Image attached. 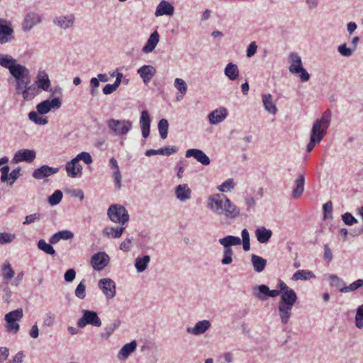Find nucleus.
<instances>
[{"mask_svg": "<svg viewBox=\"0 0 363 363\" xmlns=\"http://www.w3.org/2000/svg\"><path fill=\"white\" fill-rule=\"evenodd\" d=\"M331 121V112L325 111L322 116L313 123L310 135V140L306 150L311 152L316 145L319 144L327 133Z\"/></svg>", "mask_w": 363, "mask_h": 363, "instance_id": "obj_1", "label": "nucleus"}, {"mask_svg": "<svg viewBox=\"0 0 363 363\" xmlns=\"http://www.w3.org/2000/svg\"><path fill=\"white\" fill-rule=\"evenodd\" d=\"M218 242L223 247V257L221 264L223 265H229L233 262V250L232 246L240 245L241 239L234 235H227L218 240Z\"/></svg>", "mask_w": 363, "mask_h": 363, "instance_id": "obj_2", "label": "nucleus"}, {"mask_svg": "<svg viewBox=\"0 0 363 363\" xmlns=\"http://www.w3.org/2000/svg\"><path fill=\"white\" fill-rule=\"evenodd\" d=\"M289 70L291 74H298L302 82H308L310 74L303 68L301 57L296 52H291L289 55Z\"/></svg>", "mask_w": 363, "mask_h": 363, "instance_id": "obj_3", "label": "nucleus"}, {"mask_svg": "<svg viewBox=\"0 0 363 363\" xmlns=\"http://www.w3.org/2000/svg\"><path fill=\"white\" fill-rule=\"evenodd\" d=\"M228 199L223 194H213L208 197L206 206L215 215L222 216Z\"/></svg>", "mask_w": 363, "mask_h": 363, "instance_id": "obj_4", "label": "nucleus"}, {"mask_svg": "<svg viewBox=\"0 0 363 363\" xmlns=\"http://www.w3.org/2000/svg\"><path fill=\"white\" fill-rule=\"evenodd\" d=\"M106 125L108 129L118 137L127 135L133 128L132 121L128 119L110 118L107 120Z\"/></svg>", "mask_w": 363, "mask_h": 363, "instance_id": "obj_5", "label": "nucleus"}, {"mask_svg": "<svg viewBox=\"0 0 363 363\" xmlns=\"http://www.w3.org/2000/svg\"><path fill=\"white\" fill-rule=\"evenodd\" d=\"M107 216L112 222L121 225H125L130 219L128 211L120 204L111 205L108 208Z\"/></svg>", "mask_w": 363, "mask_h": 363, "instance_id": "obj_6", "label": "nucleus"}, {"mask_svg": "<svg viewBox=\"0 0 363 363\" xmlns=\"http://www.w3.org/2000/svg\"><path fill=\"white\" fill-rule=\"evenodd\" d=\"M30 79L23 84L16 86V91L18 95H21L23 100L29 101L38 96L40 91L36 87V84H30Z\"/></svg>", "mask_w": 363, "mask_h": 363, "instance_id": "obj_7", "label": "nucleus"}, {"mask_svg": "<svg viewBox=\"0 0 363 363\" xmlns=\"http://www.w3.org/2000/svg\"><path fill=\"white\" fill-rule=\"evenodd\" d=\"M82 316L78 320L77 325L83 328L87 325L94 327H100L102 324L96 312L89 310H82Z\"/></svg>", "mask_w": 363, "mask_h": 363, "instance_id": "obj_8", "label": "nucleus"}, {"mask_svg": "<svg viewBox=\"0 0 363 363\" xmlns=\"http://www.w3.org/2000/svg\"><path fill=\"white\" fill-rule=\"evenodd\" d=\"M277 286L280 289V300L279 302L294 305L298 299L295 291L281 280L279 281Z\"/></svg>", "mask_w": 363, "mask_h": 363, "instance_id": "obj_9", "label": "nucleus"}, {"mask_svg": "<svg viewBox=\"0 0 363 363\" xmlns=\"http://www.w3.org/2000/svg\"><path fill=\"white\" fill-rule=\"evenodd\" d=\"M98 287L104 295L106 301L113 299L116 295V284L111 278L101 279L98 281Z\"/></svg>", "mask_w": 363, "mask_h": 363, "instance_id": "obj_10", "label": "nucleus"}, {"mask_svg": "<svg viewBox=\"0 0 363 363\" xmlns=\"http://www.w3.org/2000/svg\"><path fill=\"white\" fill-rule=\"evenodd\" d=\"M10 74L16 79V86L25 84L30 80V72L23 65L17 62L9 69Z\"/></svg>", "mask_w": 363, "mask_h": 363, "instance_id": "obj_11", "label": "nucleus"}, {"mask_svg": "<svg viewBox=\"0 0 363 363\" xmlns=\"http://www.w3.org/2000/svg\"><path fill=\"white\" fill-rule=\"evenodd\" d=\"M62 106V101L59 98H53L51 100L46 99L36 106V110L40 115L47 114L52 110H57Z\"/></svg>", "mask_w": 363, "mask_h": 363, "instance_id": "obj_12", "label": "nucleus"}, {"mask_svg": "<svg viewBox=\"0 0 363 363\" xmlns=\"http://www.w3.org/2000/svg\"><path fill=\"white\" fill-rule=\"evenodd\" d=\"M110 257L104 252H99L94 254L90 260V263L94 270L101 271L109 263Z\"/></svg>", "mask_w": 363, "mask_h": 363, "instance_id": "obj_13", "label": "nucleus"}, {"mask_svg": "<svg viewBox=\"0 0 363 363\" xmlns=\"http://www.w3.org/2000/svg\"><path fill=\"white\" fill-rule=\"evenodd\" d=\"M10 168L8 165L3 166L0 171L1 173V182H6L7 184L10 186H12L13 183L16 182V180L20 177L21 175V168L17 167L12 170V172L9 174Z\"/></svg>", "mask_w": 363, "mask_h": 363, "instance_id": "obj_14", "label": "nucleus"}, {"mask_svg": "<svg viewBox=\"0 0 363 363\" xmlns=\"http://www.w3.org/2000/svg\"><path fill=\"white\" fill-rule=\"evenodd\" d=\"M225 209L222 214L225 218L229 220H234L241 216L240 208L233 203L229 198L225 206Z\"/></svg>", "mask_w": 363, "mask_h": 363, "instance_id": "obj_15", "label": "nucleus"}, {"mask_svg": "<svg viewBox=\"0 0 363 363\" xmlns=\"http://www.w3.org/2000/svg\"><path fill=\"white\" fill-rule=\"evenodd\" d=\"M75 22V17L73 14L66 16H58L53 18V23L58 28L67 30L73 27Z\"/></svg>", "mask_w": 363, "mask_h": 363, "instance_id": "obj_16", "label": "nucleus"}, {"mask_svg": "<svg viewBox=\"0 0 363 363\" xmlns=\"http://www.w3.org/2000/svg\"><path fill=\"white\" fill-rule=\"evenodd\" d=\"M211 326V323L209 320H202L196 323L194 327H188L186 332L195 336L201 335L208 331Z\"/></svg>", "mask_w": 363, "mask_h": 363, "instance_id": "obj_17", "label": "nucleus"}, {"mask_svg": "<svg viewBox=\"0 0 363 363\" xmlns=\"http://www.w3.org/2000/svg\"><path fill=\"white\" fill-rule=\"evenodd\" d=\"M36 157L35 152L32 150L23 149L16 152L13 158V162L16 164L27 162H32Z\"/></svg>", "mask_w": 363, "mask_h": 363, "instance_id": "obj_18", "label": "nucleus"}, {"mask_svg": "<svg viewBox=\"0 0 363 363\" xmlns=\"http://www.w3.org/2000/svg\"><path fill=\"white\" fill-rule=\"evenodd\" d=\"M59 171L60 169L57 167H52L45 164L35 169L32 176L36 179H43L57 174Z\"/></svg>", "mask_w": 363, "mask_h": 363, "instance_id": "obj_19", "label": "nucleus"}, {"mask_svg": "<svg viewBox=\"0 0 363 363\" xmlns=\"http://www.w3.org/2000/svg\"><path fill=\"white\" fill-rule=\"evenodd\" d=\"M174 195L179 201L186 202L191 199L192 191L187 184H181L174 188Z\"/></svg>", "mask_w": 363, "mask_h": 363, "instance_id": "obj_20", "label": "nucleus"}, {"mask_svg": "<svg viewBox=\"0 0 363 363\" xmlns=\"http://www.w3.org/2000/svg\"><path fill=\"white\" fill-rule=\"evenodd\" d=\"M33 84H36L38 89L48 91L51 86V82L49 76L45 70H39L36 76V80Z\"/></svg>", "mask_w": 363, "mask_h": 363, "instance_id": "obj_21", "label": "nucleus"}, {"mask_svg": "<svg viewBox=\"0 0 363 363\" xmlns=\"http://www.w3.org/2000/svg\"><path fill=\"white\" fill-rule=\"evenodd\" d=\"M185 156L187 158L194 157L197 162L205 166L211 163V160L208 156L199 149H189L186 150Z\"/></svg>", "mask_w": 363, "mask_h": 363, "instance_id": "obj_22", "label": "nucleus"}, {"mask_svg": "<svg viewBox=\"0 0 363 363\" xmlns=\"http://www.w3.org/2000/svg\"><path fill=\"white\" fill-rule=\"evenodd\" d=\"M227 116V109L225 107H220L211 111L208 115V118L211 125H217L223 122Z\"/></svg>", "mask_w": 363, "mask_h": 363, "instance_id": "obj_23", "label": "nucleus"}, {"mask_svg": "<svg viewBox=\"0 0 363 363\" xmlns=\"http://www.w3.org/2000/svg\"><path fill=\"white\" fill-rule=\"evenodd\" d=\"M294 304L278 303V312L280 318L281 323L282 324H287L291 316V311L294 307Z\"/></svg>", "mask_w": 363, "mask_h": 363, "instance_id": "obj_24", "label": "nucleus"}, {"mask_svg": "<svg viewBox=\"0 0 363 363\" xmlns=\"http://www.w3.org/2000/svg\"><path fill=\"white\" fill-rule=\"evenodd\" d=\"M41 21L42 18L38 13L34 12L29 13L25 16L23 24V30L25 32H28L34 26L39 24Z\"/></svg>", "mask_w": 363, "mask_h": 363, "instance_id": "obj_25", "label": "nucleus"}, {"mask_svg": "<svg viewBox=\"0 0 363 363\" xmlns=\"http://www.w3.org/2000/svg\"><path fill=\"white\" fill-rule=\"evenodd\" d=\"M65 170L69 177L76 178L82 174V166L75 158H73L66 164Z\"/></svg>", "mask_w": 363, "mask_h": 363, "instance_id": "obj_26", "label": "nucleus"}, {"mask_svg": "<svg viewBox=\"0 0 363 363\" xmlns=\"http://www.w3.org/2000/svg\"><path fill=\"white\" fill-rule=\"evenodd\" d=\"M137 73L140 75L145 84H147L156 74V69L152 65H143L140 67Z\"/></svg>", "mask_w": 363, "mask_h": 363, "instance_id": "obj_27", "label": "nucleus"}, {"mask_svg": "<svg viewBox=\"0 0 363 363\" xmlns=\"http://www.w3.org/2000/svg\"><path fill=\"white\" fill-rule=\"evenodd\" d=\"M305 176L301 174L294 181L293 190L291 193L292 198L294 199H299L304 191Z\"/></svg>", "mask_w": 363, "mask_h": 363, "instance_id": "obj_28", "label": "nucleus"}, {"mask_svg": "<svg viewBox=\"0 0 363 363\" xmlns=\"http://www.w3.org/2000/svg\"><path fill=\"white\" fill-rule=\"evenodd\" d=\"M139 123L143 136L145 138H147L150 130V117L147 110H143L141 112Z\"/></svg>", "mask_w": 363, "mask_h": 363, "instance_id": "obj_29", "label": "nucleus"}, {"mask_svg": "<svg viewBox=\"0 0 363 363\" xmlns=\"http://www.w3.org/2000/svg\"><path fill=\"white\" fill-rule=\"evenodd\" d=\"M174 6L169 1L162 0L157 5L155 15L157 17L164 15L172 16L174 14Z\"/></svg>", "mask_w": 363, "mask_h": 363, "instance_id": "obj_30", "label": "nucleus"}, {"mask_svg": "<svg viewBox=\"0 0 363 363\" xmlns=\"http://www.w3.org/2000/svg\"><path fill=\"white\" fill-rule=\"evenodd\" d=\"M262 101L265 111L272 115H276L278 112V108L272 94H266L262 96Z\"/></svg>", "mask_w": 363, "mask_h": 363, "instance_id": "obj_31", "label": "nucleus"}, {"mask_svg": "<svg viewBox=\"0 0 363 363\" xmlns=\"http://www.w3.org/2000/svg\"><path fill=\"white\" fill-rule=\"evenodd\" d=\"M15 38L13 26H0V44H6Z\"/></svg>", "mask_w": 363, "mask_h": 363, "instance_id": "obj_32", "label": "nucleus"}, {"mask_svg": "<svg viewBox=\"0 0 363 363\" xmlns=\"http://www.w3.org/2000/svg\"><path fill=\"white\" fill-rule=\"evenodd\" d=\"M125 228L123 225L120 227H106L102 230V235L104 238L117 239L121 237Z\"/></svg>", "mask_w": 363, "mask_h": 363, "instance_id": "obj_33", "label": "nucleus"}, {"mask_svg": "<svg viewBox=\"0 0 363 363\" xmlns=\"http://www.w3.org/2000/svg\"><path fill=\"white\" fill-rule=\"evenodd\" d=\"M136 347V340H133L130 343L125 344L119 350L117 358L121 361L127 359L130 354L135 350Z\"/></svg>", "mask_w": 363, "mask_h": 363, "instance_id": "obj_34", "label": "nucleus"}, {"mask_svg": "<svg viewBox=\"0 0 363 363\" xmlns=\"http://www.w3.org/2000/svg\"><path fill=\"white\" fill-rule=\"evenodd\" d=\"M178 148L176 146H167L160 148L158 150H147L145 151V155L147 157H151L155 155H162L169 156L177 152Z\"/></svg>", "mask_w": 363, "mask_h": 363, "instance_id": "obj_35", "label": "nucleus"}, {"mask_svg": "<svg viewBox=\"0 0 363 363\" xmlns=\"http://www.w3.org/2000/svg\"><path fill=\"white\" fill-rule=\"evenodd\" d=\"M160 40V35L157 31H154L149 37L146 44L143 48L144 53H150L156 48Z\"/></svg>", "mask_w": 363, "mask_h": 363, "instance_id": "obj_36", "label": "nucleus"}, {"mask_svg": "<svg viewBox=\"0 0 363 363\" xmlns=\"http://www.w3.org/2000/svg\"><path fill=\"white\" fill-rule=\"evenodd\" d=\"M120 325L121 321L119 320H115L112 323L106 325L104 328V331L100 334L101 340H108Z\"/></svg>", "mask_w": 363, "mask_h": 363, "instance_id": "obj_37", "label": "nucleus"}, {"mask_svg": "<svg viewBox=\"0 0 363 363\" xmlns=\"http://www.w3.org/2000/svg\"><path fill=\"white\" fill-rule=\"evenodd\" d=\"M255 235L259 243L267 242L272 235V231L265 227H259L255 230Z\"/></svg>", "mask_w": 363, "mask_h": 363, "instance_id": "obj_38", "label": "nucleus"}, {"mask_svg": "<svg viewBox=\"0 0 363 363\" xmlns=\"http://www.w3.org/2000/svg\"><path fill=\"white\" fill-rule=\"evenodd\" d=\"M224 74L228 79L235 81L239 77V69L236 64L229 62L224 68Z\"/></svg>", "mask_w": 363, "mask_h": 363, "instance_id": "obj_39", "label": "nucleus"}, {"mask_svg": "<svg viewBox=\"0 0 363 363\" xmlns=\"http://www.w3.org/2000/svg\"><path fill=\"white\" fill-rule=\"evenodd\" d=\"M268 286L264 284L256 285L252 287V295L260 301L267 299Z\"/></svg>", "mask_w": 363, "mask_h": 363, "instance_id": "obj_40", "label": "nucleus"}, {"mask_svg": "<svg viewBox=\"0 0 363 363\" xmlns=\"http://www.w3.org/2000/svg\"><path fill=\"white\" fill-rule=\"evenodd\" d=\"M251 261L254 270L258 273L262 272L267 264V260L265 259L256 255L251 256Z\"/></svg>", "mask_w": 363, "mask_h": 363, "instance_id": "obj_41", "label": "nucleus"}, {"mask_svg": "<svg viewBox=\"0 0 363 363\" xmlns=\"http://www.w3.org/2000/svg\"><path fill=\"white\" fill-rule=\"evenodd\" d=\"M150 262V257L149 255H144L143 257H138L135 259V267L137 272H143L147 268Z\"/></svg>", "mask_w": 363, "mask_h": 363, "instance_id": "obj_42", "label": "nucleus"}, {"mask_svg": "<svg viewBox=\"0 0 363 363\" xmlns=\"http://www.w3.org/2000/svg\"><path fill=\"white\" fill-rule=\"evenodd\" d=\"M74 234L69 230H62L59 231L51 236L50 238V242L51 244H56L60 240H69L72 238Z\"/></svg>", "mask_w": 363, "mask_h": 363, "instance_id": "obj_43", "label": "nucleus"}, {"mask_svg": "<svg viewBox=\"0 0 363 363\" xmlns=\"http://www.w3.org/2000/svg\"><path fill=\"white\" fill-rule=\"evenodd\" d=\"M236 183L233 178H229L226 180H225L221 184L218 185L217 186L218 191L220 194H225L231 192L233 191L235 188Z\"/></svg>", "mask_w": 363, "mask_h": 363, "instance_id": "obj_44", "label": "nucleus"}, {"mask_svg": "<svg viewBox=\"0 0 363 363\" xmlns=\"http://www.w3.org/2000/svg\"><path fill=\"white\" fill-rule=\"evenodd\" d=\"M315 277V274L311 271L299 269V270H297L293 274L291 279L293 281H298V280L306 281V280H309L311 279H313Z\"/></svg>", "mask_w": 363, "mask_h": 363, "instance_id": "obj_45", "label": "nucleus"}, {"mask_svg": "<svg viewBox=\"0 0 363 363\" xmlns=\"http://www.w3.org/2000/svg\"><path fill=\"white\" fill-rule=\"evenodd\" d=\"M16 63V60L9 55H0V65L9 70Z\"/></svg>", "mask_w": 363, "mask_h": 363, "instance_id": "obj_46", "label": "nucleus"}, {"mask_svg": "<svg viewBox=\"0 0 363 363\" xmlns=\"http://www.w3.org/2000/svg\"><path fill=\"white\" fill-rule=\"evenodd\" d=\"M22 309H16L6 314L4 319L6 321V323H11L19 321L22 318Z\"/></svg>", "mask_w": 363, "mask_h": 363, "instance_id": "obj_47", "label": "nucleus"}, {"mask_svg": "<svg viewBox=\"0 0 363 363\" xmlns=\"http://www.w3.org/2000/svg\"><path fill=\"white\" fill-rule=\"evenodd\" d=\"M51 245L52 244L50 242L47 243L43 239L40 240L37 243L39 250L43 251L48 255H54L55 254V250Z\"/></svg>", "mask_w": 363, "mask_h": 363, "instance_id": "obj_48", "label": "nucleus"}, {"mask_svg": "<svg viewBox=\"0 0 363 363\" xmlns=\"http://www.w3.org/2000/svg\"><path fill=\"white\" fill-rule=\"evenodd\" d=\"M362 286H363V279H357L356 281H353L352 283H351L350 285L342 288L340 289V292L345 293V294L350 293L352 291H354Z\"/></svg>", "mask_w": 363, "mask_h": 363, "instance_id": "obj_49", "label": "nucleus"}, {"mask_svg": "<svg viewBox=\"0 0 363 363\" xmlns=\"http://www.w3.org/2000/svg\"><path fill=\"white\" fill-rule=\"evenodd\" d=\"M28 118L38 125H46L48 123L47 117L39 116L38 111H31L28 113Z\"/></svg>", "mask_w": 363, "mask_h": 363, "instance_id": "obj_50", "label": "nucleus"}, {"mask_svg": "<svg viewBox=\"0 0 363 363\" xmlns=\"http://www.w3.org/2000/svg\"><path fill=\"white\" fill-rule=\"evenodd\" d=\"M1 269L3 271L2 277L4 280L9 281L14 277L15 272L12 269L9 262H5L2 265Z\"/></svg>", "mask_w": 363, "mask_h": 363, "instance_id": "obj_51", "label": "nucleus"}, {"mask_svg": "<svg viewBox=\"0 0 363 363\" xmlns=\"http://www.w3.org/2000/svg\"><path fill=\"white\" fill-rule=\"evenodd\" d=\"M169 123L167 119L162 118L158 123V130L162 139H166L168 134Z\"/></svg>", "mask_w": 363, "mask_h": 363, "instance_id": "obj_52", "label": "nucleus"}, {"mask_svg": "<svg viewBox=\"0 0 363 363\" xmlns=\"http://www.w3.org/2000/svg\"><path fill=\"white\" fill-rule=\"evenodd\" d=\"M62 193L60 190H56L54 193L48 197V203L51 206H56L60 203L62 199Z\"/></svg>", "mask_w": 363, "mask_h": 363, "instance_id": "obj_53", "label": "nucleus"}, {"mask_svg": "<svg viewBox=\"0 0 363 363\" xmlns=\"http://www.w3.org/2000/svg\"><path fill=\"white\" fill-rule=\"evenodd\" d=\"M174 86L179 91V92L182 94V97L187 91V84H186V82L182 79L176 78L174 79Z\"/></svg>", "mask_w": 363, "mask_h": 363, "instance_id": "obj_54", "label": "nucleus"}, {"mask_svg": "<svg viewBox=\"0 0 363 363\" xmlns=\"http://www.w3.org/2000/svg\"><path fill=\"white\" fill-rule=\"evenodd\" d=\"M16 235L11 233H0V245L10 244L14 241Z\"/></svg>", "mask_w": 363, "mask_h": 363, "instance_id": "obj_55", "label": "nucleus"}, {"mask_svg": "<svg viewBox=\"0 0 363 363\" xmlns=\"http://www.w3.org/2000/svg\"><path fill=\"white\" fill-rule=\"evenodd\" d=\"M355 325L359 329L363 328V303L357 308Z\"/></svg>", "mask_w": 363, "mask_h": 363, "instance_id": "obj_56", "label": "nucleus"}, {"mask_svg": "<svg viewBox=\"0 0 363 363\" xmlns=\"http://www.w3.org/2000/svg\"><path fill=\"white\" fill-rule=\"evenodd\" d=\"M74 294L79 299H84L86 297V284L84 280H82L77 285Z\"/></svg>", "mask_w": 363, "mask_h": 363, "instance_id": "obj_57", "label": "nucleus"}, {"mask_svg": "<svg viewBox=\"0 0 363 363\" xmlns=\"http://www.w3.org/2000/svg\"><path fill=\"white\" fill-rule=\"evenodd\" d=\"M244 203L247 212H251L255 207L256 201L252 196L247 195L244 198Z\"/></svg>", "mask_w": 363, "mask_h": 363, "instance_id": "obj_58", "label": "nucleus"}, {"mask_svg": "<svg viewBox=\"0 0 363 363\" xmlns=\"http://www.w3.org/2000/svg\"><path fill=\"white\" fill-rule=\"evenodd\" d=\"M43 218L42 215L39 213H35L33 214H30L26 216L25 218V220L23 222V225H29L35 222H38Z\"/></svg>", "mask_w": 363, "mask_h": 363, "instance_id": "obj_59", "label": "nucleus"}, {"mask_svg": "<svg viewBox=\"0 0 363 363\" xmlns=\"http://www.w3.org/2000/svg\"><path fill=\"white\" fill-rule=\"evenodd\" d=\"M74 158L79 162V161L82 160L86 164H90L93 162L91 155L86 152H82L78 154Z\"/></svg>", "mask_w": 363, "mask_h": 363, "instance_id": "obj_60", "label": "nucleus"}, {"mask_svg": "<svg viewBox=\"0 0 363 363\" xmlns=\"http://www.w3.org/2000/svg\"><path fill=\"white\" fill-rule=\"evenodd\" d=\"M329 279L332 283L339 289L340 291L342 288L346 286L345 281L335 274H330L329 276Z\"/></svg>", "mask_w": 363, "mask_h": 363, "instance_id": "obj_61", "label": "nucleus"}, {"mask_svg": "<svg viewBox=\"0 0 363 363\" xmlns=\"http://www.w3.org/2000/svg\"><path fill=\"white\" fill-rule=\"evenodd\" d=\"M342 220L347 225H352L357 223V220L348 212L342 215Z\"/></svg>", "mask_w": 363, "mask_h": 363, "instance_id": "obj_62", "label": "nucleus"}, {"mask_svg": "<svg viewBox=\"0 0 363 363\" xmlns=\"http://www.w3.org/2000/svg\"><path fill=\"white\" fill-rule=\"evenodd\" d=\"M112 177H113V179L115 182L116 188L117 189H120L121 188V180H122V177H121V173L120 169L113 170Z\"/></svg>", "mask_w": 363, "mask_h": 363, "instance_id": "obj_63", "label": "nucleus"}, {"mask_svg": "<svg viewBox=\"0 0 363 363\" xmlns=\"http://www.w3.org/2000/svg\"><path fill=\"white\" fill-rule=\"evenodd\" d=\"M338 52L344 57H350L354 50H352L347 47L346 44H342L337 48Z\"/></svg>", "mask_w": 363, "mask_h": 363, "instance_id": "obj_64", "label": "nucleus"}]
</instances>
